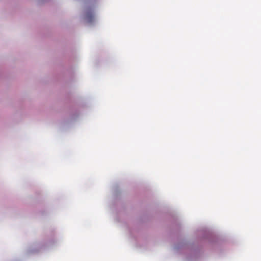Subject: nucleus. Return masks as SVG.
Listing matches in <instances>:
<instances>
[{
	"mask_svg": "<svg viewBox=\"0 0 261 261\" xmlns=\"http://www.w3.org/2000/svg\"><path fill=\"white\" fill-rule=\"evenodd\" d=\"M86 19H87V20L88 21L91 22L93 20V15H92V14L87 15L86 16Z\"/></svg>",
	"mask_w": 261,
	"mask_h": 261,
	"instance_id": "nucleus-1",
	"label": "nucleus"
}]
</instances>
